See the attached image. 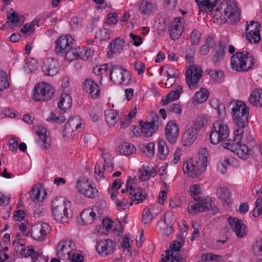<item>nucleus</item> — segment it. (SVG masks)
Here are the masks:
<instances>
[{
  "mask_svg": "<svg viewBox=\"0 0 262 262\" xmlns=\"http://www.w3.org/2000/svg\"><path fill=\"white\" fill-rule=\"evenodd\" d=\"M83 89L86 92L89 93V96L92 98H97L100 95L98 85L91 79L85 80Z\"/></svg>",
  "mask_w": 262,
  "mask_h": 262,
  "instance_id": "nucleus-23",
  "label": "nucleus"
},
{
  "mask_svg": "<svg viewBox=\"0 0 262 262\" xmlns=\"http://www.w3.org/2000/svg\"><path fill=\"white\" fill-rule=\"evenodd\" d=\"M155 144L153 142H149L146 144H143L140 146V150L142 152L145 154L146 156L149 158L154 157L155 153Z\"/></svg>",
  "mask_w": 262,
  "mask_h": 262,
  "instance_id": "nucleus-42",
  "label": "nucleus"
},
{
  "mask_svg": "<svg viewBox=\"0 0 262 262\" xmlns=\"http://www.w3.org/2000/svg\"><path fill=\"white\" fill-rule=\"evenodd\" d=\"M118 151L121 154L129 156L135 152L136 148L133 144L128 142H123L119 146Z\"/></svg>",
  "mask_w": 262,
  "mask_h": 262,
  "instance_id": "nucleus-34",
  "label": "nucleus"
},
{
  "mask_svg": "<svg viewBox=\"0 0 262 262\" xmlns=\"http://www.w3.org/2000/svg\"><path fill=\"white\" fill-rule=\"evenodd\" d=\"M118 21V15L115 13H110L107 15V20L105 23L110 25L112 24H116Z\"/></svg>",
  "mask_w": 262,
  "mask_h": 262,
  "instance_id": "nucleus-58",
  "label": "nucleus"
},
{
  "mask_svg": "<svg viewBox=\"0 0 262 262\" xmlns=\"http://www.w3.org/2000/svg\"><path fill=\"white\" fill-rule=\"evenodd\" d=\"M95 38H99L100 40H105L110 38V34L107 33L106 29H103L96 32Z\"/></svg>",
  "mask_w": 262,
  "mask_h": 262,
  "instance_id": "nucleus-54",
  "label": "nucleus"
},
{
  "mask_svg": "<svg viewBox=\"0 0 262 262\" xmlns=\"http://www.w3.org/2000/svg\"><path fill=\"white\" fill-rule=\"evenodd\" d=\"M227 18H230L234 23H237L240 19V11L238 8L236 7L233 8L231 5H227L224 9V19L225 21ZM222 20H223V18Z\"/></svg>",
  "mask_w": 262,
  "mask_h": 262,
  "instance_id": "nucleus-26",
  "label": "nucleus"
},
{
  "mask_svg": "<svg viewBox=\"0 0 262 262\" xmlns=\"http://www.w3.org/2000/svg\"><path fill=\"white\" fill-rule=\"evenodd\" d=\"M75 40L71 36L59 37L55 41V51L57 55H64L65 59L70 62L74 60V45Z\"/></svg>",
  "mask_w": 262,
  "mask_h": 262,
  "instance_id": "nucleus-4",
  "label": "nucleus"
},
{
  "mask_svg": "<svg viewBox=\"0 0 262 262\" xmlns=\"http://www.w3.org/2000/svg\"><path fill=\"white\" fill-rule=\"evenodd\" d=\"M234 140H226L224 141L222 143V146L224 148H226L231 150L232 152H234L236 147L237 146V143H239V142L242 140V139H240L239 140H237L236 138V135L234 134Z\"/></svg>",
  "mask_w": 262,
  "mask_h": 262,
  "instance_id": "nucleus-41",
  "label": "nucleus"
},
{
  "mask_svg": "<svg viewBox=\"0 0 262 262\" xmlns=\"http://www.w3.org/2000/svg\"><path fill=\"white\" fill-rule=\"evenodd\" d=\"M152 218V215L149 209L147 208H145L142 213V222H143L144 224H147L151 221Z\"/></svg>",
  "mask_w": 262,
  "mask_h": 262,
  "instance_id": "nucleus-52",
  "label": "nucleus"
},
{
  "mask_svg": "<svg viewBox=\"0 0 262 262\" xmlns=\"http://www.w3.org/2000/svg\"><path fill=\"white\" fill-rule=\"evenodd\" d=\"M110 75L111 80L116 84L127 85L132 81L130 73L119 66L111 64Z\"/></svg>",
  "mask_w": 262,
  "mask_h": 262,
  "instance_id": "nucleus-8",
  "label": "nucleus"
},
{
  "mask_svg": "<svg viewBox=\"0 0 262 262\" xmlns=\"http://www.w3.org/2000/svg\"><path fill=\"white\" fill-rule=\"evenodd\" d=\"M34 253V250L33 248L28 247V249L26 250V247L24 246L20 249V253L24 257H27L32 255Z\"/></svg>",
  "mask_w": 262,
  "mask_h": 262,
  "instance_id": "nucleus-61",
  "label": "nucleus"
},
{
  "mask_svg": "<svg viewBox=\"0 0 262 262\" xmlns=\"http://www.w3.org/2000/svg\"><path fill=\"white\" fill-rule=\"evenodd\" d=\"M229 106L231 107V115L234 123L233 134L237 140L243 139L244 129L248 125L249 108L240 100L231 101Z\"/></svg>",
  "mask_w": 262,
  "mask_h": 262,
  "instance_id": "nucleus-1",
  "label": "nucleus"
},
{
  "mask_svg": "<svg viewBox=\"0 0 262 262\" xmlns=\"http://www.w3.org/2000/svg\"><path fill=\"white\" fill-rule=\"evenodd\" d=\"M156 7V4L150 1L143 0L140 5L139 10L142 14H149L155 11Z\"/></svg>",
  "mask_w": 262,
  "mask_h": 262,
  "instance_id": "nucleus-35",
  "label": "nucleus"
},
{
  "mask_svg": "<svg viewBox=\"0 0 262 262\" xmlns=\"http://www.w3.org/2000/svg\"><path fill=\"white\" fill-rule=\"evenodd\" d=\"M94 54V51L87 47H83L82 48H75L74 51L73 55L74 59L81 58L83 60H88L91 58Z\"/></svg>",
  "mask_w": 262,
  "mask_h": 262,
  "instance_id": "nucleus-29",
  "label": "nucleus"
},
{
  "mask_svg": "<svg viewBox=\"0 0 262 262\" xmlns=\"http://www.w3.org/2000/svg\"><path fill=\"white\" fill-rule=\"evenodd\" d=\"M57 255L58 258L66 259L74 251H76L75 245L71 240L62 241L57 246Z\"/></svg>",
  "mask_w": 262,
  "mask_h": 262,
  "instance_id": "nucleus-11",
  "label": "nucleus"
},
{
  "mask_svg": "<svg viewBox=\"0 0 262 262\" xmlns=\"http://www.w3.org/2000/svg\"><path fill=\"white\" fill-rule=\"evenodd\" d=\"M134 68L139 75L143 74L145 70V64L141 61H136L134 64Z\"/></svg>",
  "mask_w": 262,
  "mask_h": 262,
  "instance_id": "nucleus-56",
  "label": "nucleus"
},
{
  "mask_svg": "<svg viewBox=\"0 0 262 262\" xmlns=\"http://www.w3.org/2000/svg\"><path fill=\"white\" fill-rule=\"evenodd\" d=\"M169 150L166 142L163 140H159L158 143V156L160 159H165L168 156Z\"/></svg>",
  "mask_w": 262,
  "mask_h": 262,
  "instance_id": "nucleus-40",
  "label": "nucleus"
},
{
  "mask_svg": "<svg viewBox=\"0 0 262 262\" xmlns=\"http://www.w3.org/2000/svg\"><path fill=\"white\" fill-rule=\"evenodd\" d=\"M201 37V34L200 31L196 29H194L190 34V41L192 45H197Z\"/></svg>",
  "mask_w": 262,
  "mask_h": 262,
  "instance_id": "nucleus-47",
  "label": "nucleus"
},
{
  "mask_svg": "<svg viewBox=\"0 0 262 262\" xmlns=\"http://www.w3.org/2000/svg\"><path fill=\"white\" fill-rule=\"evenodd\" d=\"M231 68L237 72H247L254 64V58L247 52H237L231 57Z\"/></svg>",
  "mask_w": 262,
  "mask_h": 262,
  "instance_id": "nucleus-3",
  "label": "nucleus"
},
{
  "mask_svg": "<svg viewBox=\"0 0 262 262\" xmlns=\"http://www.w3.org/2000/svg\"><path fill=\"white\" fill-rule=\"evenodd\" d=\"M195 204L188 207L187 210L189 213H195L198 212H204L209 210L211 207V201L209 198L199 199Z\"/></svg>",
  "mask_w": 262,
  "mask_h": 262,
  "instance_id": "nucleus-19",
  "label": "nucleus"
},
{
  "mask_svg": "<svg viewBox=\"0 0 262 262\" xmlns=\"http://www.w3.org/2000/svg\"><path fill=\"white\" fill-rule=\"evenodd\" d=\"M184 19L182 17H176L170 24L169 29L170 37L173 40L178 39L183 32Z\"/></svg>",
  "mask_w": 262,
  "mask_h": 262,
  "instance_id": "nucleus-17",
  "label": "nucleus"
},
{
  "mask_svg": "<svg viewBox=\"0 0 262 262\" xmlns=\"http://www.w3.org/2000/svg\"><path fill=\"white\" fill-rule=\"evenodd\" d=\"M76 188L80 193L91 199L94 198L98 192L96 188L94 187L85 177H81L78 180Z\"/></svg>",
  "mask_w": 262,
  "mask_h": 262,
  "instance_id": "nucleus-10",
  "label": "nucleus"
},
{
  "mask_svg": "<svg viewBox=\"0 0 262 262\" xmlns=\"http://www.w3.org/2000/svg\"><path fill=\"white\" fill-rule=\"evenodd\" d=\"M67 259L72 262H82L84 258L81 254H77L76 251H74Z\"/></svg>",
  "mask_w": 262,
  "mask_h": 262,
  "instance_id": "nucleus-55",
  "label": "nucleus"
},
{
  "mask_svg": "<svg viewBox=\"0 0 262 262\" xmlns=\"http://www.w3.org/2000/svg\"><path fill=\"white\" fill-rule=\"evenodd\" d=\"M128 194L129 196H131L130 199L132 201L129 203L130 205H132L133 202L135 201H137V204L142 203L143 201L146 198L147 195L145 191L142 190V189H139L138 191L135 192L134 193H133L132 192H130Z\"/></svg>",
  "mask_w": 262,
  "mask_h": 262,
  "instance_id": "nucleus-38",
  "label": "nucleus"
},
{
  "mask_svg": "<svg viewBox=\"0 0 262 262\" xmlns=\"http://www.w3.org/2000/svg\"><path fill=\"white\" fill-rule=\"evenodd\" d=\"M165 136L168 141L174 143L177 139L179 133V126L175 120L169 121L165 127Z\"/></svg>",
  "mask_w": 262,
  "mask_h": 262,
  "instance_id": "nucleus-18",
  "label": "nucleus"
},
{
  "mask_svg": "<svg viewBox=\"0 0 262 262\" xmlns=\"http://www.w3.org/2000/svg\"><path fill=\"white\" fill-rule=\"evenodd\" d=\"M215 40L214 39L208 36L205 40V42L200 49V54L203 55H207L209 52L210 48H212L215 45Z\"/></svg>",
  "mask_w": 262,
  "mask_h": 262,
  "instance_id": "nucleus-39",
  "label": "nucleus"
},
{
  "mask_svg": "<svg viewBox=\"0 0 262 262\" xmlns=\"http://www.w3.org/2000/svg\"><path fill=\"white\" fill-rule=\"evenodd\" d=\"M229 225L238 238H242L247 235L246 227L241 220L237 218L230 217L228 219Z\"/></svg>",
  "mask_w": 262,
  "mask_h": 262,
  "instance_id": "nucleus-16",
  "label": "nucleus"
},
{
  "mask_svg": "<svg viewBox=\"0 0 262 262\" xmlns=\"http://www.w3.org/2000/svg\"><path fill=\"white\" fill-rule=\"evenodd\" d=\"M140 173L139 178L142 181H145L148 180L150 177L149 175V171L146 169H142L139 170Z\"/></svg>",
  "mask_w": 262,
  "mask_h": 262,
  "instance_id": "nucleus-62",
  "label": "nucleus"
},
{
  "mask_svg": "<svg viewBox=\"0 0 262 262\" xmlns=\"http://www.w3.org/2000/svg\"><path fill=\"white\" fill-rule=\"evenodd\" d=\"M182 245L181 242L173 241L170 245L171 250L166 251V255L159 262H181L179 251Z\"/></svg>",
  "mask_w": 262,
  "mask_h": 262,
  "instance_id": "nucleus-14",
  "label": "nucleus"
},
{
  "mask_svg": "<svg viewBox=\"0 0 262 262\" xmlns=\"http://www.w3.org/2000/svg\"><path fill=\"white\" fill-rule=\"evenodd\" d=\"M66 120V117L63 115H59L58 112H52L49 115V116L47 119V121L55 122L57 123H61L64 122Z\"/></svg>",
  "mask_w": 262,
  "mask_h": 262,
  "instance_id": "nucleus-44",
  "label": "nucleus"
},
{
  "mask_svg": "<svg viewBox=\"0 0 262 262\" xmlns=\"http://www.w3.org/2000/svg\"><path fill=\"white\" fill-rule=\"evenodd\" d=\"M208 98L207 90L205 88H201L200 90L195 93L194 100L198 103H203L207 100Z\"/></svg>",
  "mask_w": 262,
  "mask_h": 262,
  "instance_id": "nucleus-43",
  "label": "nucleus"
},
{
  "mask_svg": "<svg viewBox=\"0 0 262 262\" xmlns=\"http://www.w3.org/2000/svg\"><path fill=\"white\" fill-rule=\"evenodd\" d=\"M203 71L202 69L197 66H190L186 70L185 80L189 88L195 87L198 81L202 76Z\"/></svg>",
  "mask_w": 262,
  "mask_h": 262,
  "instance_id": "nucleus-12",
  "label": "nucleus"
},
{
  "mask_svg": "<svg viewBox=\"0 0 262 262\" xmlns=\"http://www.w3.org/2000/svg\"><path fill=\"white\" fill-rule=\"evenodd\" d=\"M217 197L222 200L224 203L228 205L230 203V192L225 187H220L216 190Z\"/></svg>",
  "mask_w": 262,
  "mask_h": 262,
  "instance_id": "nucleus-37",
  "label": "nucleus"
},
{
  "mask_svg": "<svg viewBox=\"0 0 262 262\" xmlns=\"http://www.w3.org/2000/svg\"><path fill=\"white\" fill-rule=\"evenodd\" d=\"M39 137L37 142L40 147L43 149H47L51 146V139L48 137V131L43 126H39L36 131Z\"/></svg>",
  "mask_w": 262,
  "mask_h": 262,
  "instance_id": "nucleus-21",
  "label": "nucleus"
},
{
  "mask_svg": "<svg viewBox=\"0 0 262 262\" xmlns=\"http://www.w3.org/2000/svg\"><path fill=\"white\" fill-rule=\"evenodd\" d=\"M255 204V207L252 211V215L257 217L262 214V197L257 199Z\"/></svg>",
  "mask_w": 262,
  "mask_h": 262,
  "instance_id": "nucleus-46",
  "label": "nucleus"
},
{
  "mask_svg": "<svg viewBox=\"0 0 262 262\" xmlns=\"http://www.w3.org/2000/svg\"><path fill=\"white\" fill-rule=\"evenodd\" d=\"M198 137V131L193 127L189 128L184 133L182 141L184 146H189L192 145Z\"/></svg>",
  "mask_w": 262,
  "mask_h": 262,
  "instance_id": "nucleus-25",
  "label": "nucleus"
},
{
  "mask_svg": "<svg viewBox=\"0 0 262 262\" xmlns=\"http://www.w3.org/2000/svg\"><path fill=\"white\" fill-rule=\"evenodd\" d=\"M229 134L228 126L222 120L215 122L209 135L211 144L216 145L227 138Z\"/></svg>",
  "mask_w": 262,
  "mask_h": 262,
  "instance_id": "nucleus-5",
  "label": "nucleus"
},
{
  "mask_svg": "<svg viewBox=\"0 0 262 262\" xmlns=\"http://www.w3.org/2000/svg\"><path fill=\"white\" fill-rule=\"evenodd\" d=\"M54 92V89L50 84L45 82L39 83L33 90L32 98L37 101H47L52 98Z\"/></svg>",
  "mask_w": 262,
  "mask_h": 262,
  "instance_id": "nucleus-7",
  "label": "nucleus"
},
{
  "mask_svg": "<svg viewBox=\"0 0 262 262\" xmlns=\"http://www.w3.org/2000/svg\"><path fill=\"white\" fill-rule=\"evenodd\" d=\"M129 36L133 41V45L134 46L138 47L142 43V39L140 36L130 33Z\"/></svg>",
  "mask_w": 262,
  "mask_h": 262,
  "instance_id": "nucleus-59",
  "label": "nucleus"
},
{
  "mask_svg": "<svg viewBox=\"0 0 262 262\" xmlns=\"http://www.w3.org/2000/svg\"><path fill=\"white\" fill-rule=\"evenodd\" d=\"M168 113H173L179 115L182 113V108L178 103H172L167 108Z\"/></svg>",
  "mask_w": 262,
  "mask_h": 262,
  "instance_id": "nucleus-53",
  "label": "nucleus"
},
{
  "mask_svg": "<svg viewBox=\"0 0 262 262\" xmlns=\"http://www.w3.org/2000/svg\"><path fill=\"white\" fill-rule=\"evenodd\" d=\"M124 41L120 38H118L112 41L108 47L107 56L108 57H112L114 54L119 53L124 48Z\"/></svg>",
  "mask_w": 262,
  "mask_h": 262,
  "instance_id": "nucleus-27",
  "label": "nucleus"
},
{
  "mask_svg": "<svg viewBox=\"0 0 262 262\" xmlns=\"http://www.w3.org/2000/svg\"><path fill=\"white\" fill-rule=\"evenodd\" d=\"M221 256L215 254H204L202 256L201 260L197 262H220Z\"/></svg>",
  "mask_w": 262,
  "mask_h": 262,
  "instance_id": "nucleus-45",
  "label": "nucleus"
},
{
  "mask_svg": "<svg viewBox=\"0 0 262 262\" xmlns=\"http://www.w3.org/2000/svg\"><path fill=\"white\" fill-rule=\"evenodd\" d=\"M260 25L258 22L251 21L246 28L247 39L250 42L258 43L260 40L259 28Z\"/></svg>",
  "mask_w": 262,
  "mask_h": 262,
  "instance_id": "nucleus-15",
  "label": "nucleus"
},
{
  "mask_svg": "<svg viewBox=\"0 0 262 262\" xmlns=\"http://www.w3.org/2000/svg\"><path fill=\"white\" fill-rule=\"evenodd\" d=\"M189 190L191 197L195 201H196L199 199H201V197L199 196V194H201L200 186L199 185L196 184L191 185Z\"/></svg>",
  "mask_w": 262,
  "mask_h": 262,
  "instance_id": "nucleus-49",
  "label": "nucleus"
},
{
  "mask_svg": "<svg viewBox=\"0 0 262 262\" xmlns=\"http://www.w3.org/2000/svg\"><path fill=\"white\" fill-rule=\"evenodd\" d=\"M105 118L107 124L110 126H114L119 120L118 112L114 110H107L105 111Z\"/></svg>",
  "mask_w": 262,
  "mask_h": 262,
  "instance_id": "nucleus-33",
  "label": "nucleus"
},
{
  "mask_svg": "<svg viewBox=\"0 0 262 262\" xmlns=\"http://www.w3.org/2000/svg\"><path fill=\"white\" fill-rule=\"evenodd\" d=\"M115 245L111 239L106 238L98 243L96 250L99 254L104 253L107 255L113 252Z\"/></svg>",
  "mask_w": 262,
  "mask_h": 262,
  "instance_id": "nucleus-22",
  "label": "nucleus"
},
{
  "mask_svg": "<svg viewBox=\"0 0 262 262\" xmlns=\"http://www.w3.org/2000/svg\"><path fill=\"white\" fill-rule=\"evenodd\" d=\"M58 104V108L63 112L71 107L72 105V99L71 96L67 94L63 93L59 98Z\"/></svg>",
  "mask_w": 262,
  "mask_h": 262,
  "instance_id": "nucleus-30",
  "label": "nucleus"
},
{
  "mask_svg": "<svg viewBox=\"0 0 262 262\" xmlns=\"http://www.w3.org/2000/svg\"><path fill=\"white\" fill-rule=\"evenodd\" d=\"M42 69L46 75L53 76L58 72L59 66L57 61L53 58H48L44 60Z\"/></svg>",
  "mask_w": 262,
  "mask_h": 262,
  "instance_id": "nucleus-20",
  "label": "nucleus"
},
{
  "mask_svg": "<svg viewBox=\"0 0 262 262\" xmlns=\"http://www.w3.org/2000/svg\"><path fill=\"white\" fill-rule=\"evenodd\" d=\"M52 211L54 219L58 222H67L71 217V202L65 198L58 196L52 202Z\"/></svg>",
  "mask_w": 262,
  "mask_h": 262,
  "instance_id": "nucleus-2",
  "label": "nucleus"
},
{
  "mask_svg": "<svg viewBox=\"0 0 262 262\" xmlns=\"http://www.w3.org/2000/svg\"><path fill=\"white\" fill-rule=\"evenodd\" d=\"M96 219V213L94 208L84 209L80 214V220L78 221L80 224L82 225L92 224Z\"/></svg>",
  "mask_w": 262,
  "mask_h": 262,
  "instance_id": "nucleus-24",
  "label": "nucleus"
},
{
  "mask_svg": "<svg viewBox=\"0 0 262 262\" xmlns=\"http://www.w3.org/2000/svg\"><path fill=\"white\" fill-rule=\"evenodd\" d=\"M234 153H236L239 158L244 160L247 159L250 155L248 147L245 144H242L241 142L237 143Z\"/></svg>",
  "mask_w": 262,
  "mask_h": 262,
  "instance_id": "nucleus-36",
  "label": "nucleus"
},
{
  "mask_svg": "<svg viewBox=\"0 0 262 262\" xmlns=\"http://www.w3.org/2000/svg\"><path fill=\"white\" fill-rule=\"evenodd\" d=\"M139 123L141 126V133L144 137H151L158 128V125L150 124L148 121L144 122L141 120L139 121Z\"/></svg>",
  "mask_w": 262,
  "mask_h": 262,
  "instance_id": "nucleus-28",
  "label": "nucleus"
},
{
  "mask_svg": "<svg viewBox=\"0 0 262 262\" xmlns=\"http://www.w3.org/2000/svg\"><path fill=\"white\" fill-rule=\"evenodd\" d=\"M226 46L223 45L222 41H219L217 47L214 49V54L213 57V62L216 64L220 62L225 55Z\"/></svg>",
  "mask_w": 262,
  "mask_h": 262,
  "instance_id": "nucleus-32",
  "label": "nucleus"
},
{
  "mask_svg": "<svg viewBox=\"0 0 262 262\" xmlns=\"http://www.w3.org/2000/svg\"><path fill=\"white\" fill-rule=\"evenodd\" d=\"M207 166L205 160L201 161L198 160L194 162L185 163L183 169L184 172L188 176L196 178L206 170Z\"/></svg>",
  "mask_w": 262,
  "mask_h": 262,
  "instance_id": "nucleus-9",
  "label": "nucleus"
},
{
  "mask_svg": "<svg viewBox=\"0 0 262 262\" xmlns=\"http://www.w3.org/2000/svg\"><path fill=\"white\" fill-rule=\"evenodd\" d=\"M112 222L111 220H108L107 219L103 220L101 228L98 231V232L101 234H107L108 230L112 228Z\"/></svg>",
  "mask_w": 262,
  "mask_h": 262,
  "instance_id": "nucleus-48",
  "label": "nucleus"
},
{
  "mask_svg": "<svg viewBox=\"0 0 262 262\" xmlns=\"http://www.w3.org/2000/svg\"><path fill=\"white\" fill-rule=\"evenodd\" d=\"M84 127L83 120L80 116L71 117L66 123L63 130V137L72 139Z\"/></svg>",
  "mask_w": 262,
  "mask_h": 262,
  "instance_id": "nucleus-6",
  "label": "nucleus"
},
{
  "mask_svg": "<svg viewBox=\"0 0 262 262\" xmlns=\"http://www.w3.org/2000/svg\"><path fill=\"white\" fill-rule=\"evenodd\" d=\"M249 101L253 105L262 106V89L253 91L249 97Z\"/></svg>",
  "mask_w": 262,
  "mask_h": 262,
  "instance_id": "nucleus-31",
  "label": "nucleus"
},
{
  "mask_svg": "<svg viewBox=\"0 0 262 262\" xmlns=\"http://www.w3.org/2000/svg\"><path fill=\"white\" fill-rule=\"evenodd\" d=\"M102 168L100 167V165H96L95 167V174L97 179L100 180L101 178H104V173L101 171Z\"/></svg>",
  "mask_w": 262,
  "mask_h": 262,
  "instance_id": "nucleus-63",
  "label": "nucleus"
},
{
  "mask_svg": "<svg viewBox=\"0 0 262 262\" xmlns=\"http://www.w3.org/2000/svg\"><path fill=\"white\" fill-rule=\"evenodd\" d=\"M50 230L49 225L45 223L38 222L32 226L31 235L35 240L42 241L45 239Z\"/></svg>",
  "mask_w": 262,
  "mask_h": 262,
  "instance_id": "nucleus-13",
  "label": "nucleus"
},
{
  "mask_svg": "<svg viewBox=\"0 0 262 262\" xmlns=\"http://www.w3.org/2000/svg\"><path fill=\"white\" fill-rule=\"evenodd\" d=\"M165 73L168 78H173L178 75V71L172 68H168Z\"/></svg>",
  "mask_w": 262,
  "mask_h": 262,
  "instance_id": "nucleus-64",
  "label": "nucleus"
},
{
  "mask_svg": "<svg viewBox=\"0 0 262 262\" xmlns=\"http://www.w3.org/2000/svg\"><path fill=\"white\" fill-rule=\"evenodd\" d=\"M207 120L201 117H199L196 118L193 122L194 128H196V130L201 128L206 123Z\"/></svg>",
  "mask_w": 262,
  "mask_h": 262,
  "instance_id": "nucleus-57",
  "label": "nucleus"
},
{
  "mask_svg": "<svg viewBox=\"0 0 262 262\" xmlns=\"http://www.w3.org/2000/svg\"><path fill=\"white\" fill-rule=\"evenodd\" d=\"M30 198L33 201L38 200L40 195V188L33 186L29 192Z\"/></svg>",
  "mask_w": 262,
  "mask_h": 262,
  "instance_id": "nucleus-51",
  "label": "nucleus"
},
{
  "mask_svg": "<svg viewBox=\"0 0 262 262\" xmlns=\"http://www.w3.org/2000/svg\"><path fill=\"white\" fill-rule=\"evenodd\" d=\"M208 74L212 79L216 82L221 81L224 75V72L222 71L210 70Z\"/></svg>",
  "mask_w": 262,
  "mask_h": 262,
  "instance_id": "nucleus-50",
  "label": "nucleus"
},
{
  "mask_svg": "<svg viewBox=\"0 0 262 262\" xmlns=\"http://www.w3.org/2000/svg\"><path fill=\"white\" fill-rule=\"evenodd\" d=\"M200 155L201 157H200L199 159L201 161L205 160V163L207 164V157L209 156V150L206 147L202 148L200 151Z\"/></svg>",
  "mask_w": 262,
  "mask_h": 262,
  "instance_id": "nucleus-60",
  "label": "nucleus"
}]
</instances>
